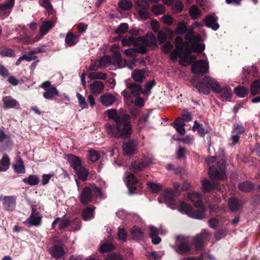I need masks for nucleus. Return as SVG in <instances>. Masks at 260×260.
Listing matches in <instances>:
<instances>
[{"mask_svg": "<svg viewBox=\"0 0 260 260\" xmlns=\"http://www.w3.org/2000/svg\"><path fill=\"white\" fill-rule=\"evenodd\" d=\"M67 158L74 171L82 166V161L79 157L73 154H69L67 155Z\"/></svg>", "mask_w": 260, "mask_h": 260, "instance_id": "obj_19", "label": "nucleus"}, {"mask_svg": "<svg viewBox=\"0 0 260 260\" xmlns=\"http://www.w3.org/2000/svg\"><path fill=\"white\" fill-rule=\"evenodd\" d=\"M203 191L204 192H209L212 190L215 189L217 186V184L214 182L210 181L207 179H204L202 182Z\"/></svg>", "mask_w": 260, "mask_h": 260, "instance_id": "obj_32", "label": "nucleus"}, {"mask_svg": "<svg viewBox=\"0 0 260 260\" xmlns=\"http://www.w3.org/2000/svg\"><path fill=\"white\" fill-rule=\"evenodd\" d=\"M148 187L154 193H158L161 190V186L159 184L155 183L153 182H149Z\"/></svg>", "mask_w": 260, "mask_h": 260, "instance_id": "obj_57", "label": "nucleus"}, {"mask_svg": "<svg viewBox=\"0 0 260 260\" xmlns=\"http://www.w3.org/2000/svg\"><path fill=\"white\" fill-rule=\"evenodd\" d=\"M22 181L25 183L34 186L39 183L40 179L39 177L36 175H30L27 178H24Z\"/></svg>", "mask_w": 260, "mask_h": 260, "instance_id": "obj_39", "label": "nucleus"}, {"mask_svg": "<svg viewBox=\"0 0 260 260\" xmlns=\"http://www.w3.org/2000/svg\"><path fill=\"white\" fill-rule=\"evenodd\" d=\"M15 0H7L5 4H0V11L11 10L14 5Z\"/></svg>", "mask_w": 260, "mask_h": 260, "instance_id": "obj_48", "label": "nucleus"}, {"mask_svg": "<svg viewBox=\"0 0 260 260\" xmlns=\"http://www.w3.org/2000/svg\"><path fill=\"white\" fill-rule=\"evenodd\" d=\"M78 178L82 181H85L87 179L89 175V171L84 167L81 166L75 171Z\"/></svg>", "mask_w": 260, "mask_h": 260, "instance_id": "obj_36", "label": "nucleus"}, {"mask_svg": "<svg viewBox=\"0 0 260 260\" xmlns=\"http://www.w3.org/2000/svg\"><path fill=\"white\" fill-rule=\"evenodd\" d=\"M113 62L119 64L122 62V57L120 53L118 51L115 52L112 55Z\"/></svg>", "mask_w": 260, "mask_h": 260, "instance_id": "obj_63", "label": "nucleus"}, {"mask_svg": "<svg viewBox=\"0 0 260 260\" xmlns=\"http://www.w3.org/2000/svg\"><path fill=\"white\" fill-rule=\"evenodd\" d=\"M119 7L124 11L130 10L133 4L130 0H120L118 3Z\"/></svg>", "mask_w": 260, "mask_h": 260, "instance_id": "obj_42", "label": "nucleus"}, {"mask_svg": "<svg viewBox=\"0 0 260 260\" xmlns=\"http://www.w3.org/2000/svg\"><path fill=\"white\" fill-rule=\"evenodd\" d=\"M216 159V156H212L208 160L209 177L212 180H223L226 178L225 174L226 159L222 157L217 160V165L214 166L212 164L215 162Z\"/></svg>", "mask_w": 260, "mask_h": 260, "instance_id": "obj_5", "label": "nucleus"}, {"mask_svg": "<svg viewBox=\"0 0 260 260\" xmlns=\"http://www.w3.org/2000/svg\"><path fill=\"white\" fill-rule=\"evenodd\" d=\"M129 193L131 194L139 193L142 189V183L132 173H126V180Z\"/></svg>", "mask_w": 260, "mask_h": 260, "instance_id": "obj_9", "label": "nucleus"}, {"mask_svg": "<svg viewBox=\"0 0 260 260\" xmlns=\"http://www.w3.org/2000/svg\"><path fill=\"white\" fill-rule=\"evenodd\" d=\"M182 118L181 119L184 122H189L191 120L192 118V115L190 112L186 110H183L181 113Z\"/></svg>", "mask_w": 260, "mask_h": 260, "instance_id": "obj_53", "label": "nucleus"}, {"mask_svg": "<svg viewBox=\"0 0 260 260\" xmlns=\"http://www.w3.org/2000/svg\"><path fill=\"white\" fill-rule=\"evenodd\" d=\"M184 41L182 37L178 36L175 40V48L171 52L170 58L175 62L180 58L179 63L186 67L188 63L187 55L192 52L200 53L205 49V45L201 43L203 41L200 36L194 34H185Z\"/></svg>", "mask_w": 260, "mask_h": 260, "instance_id": "obj_1", "label": "nucleus"}, {"mask_svg": "<svg viewBox=\"0 0 260 260\" xmlns=\"http://www.w3.org/2000/svg\"><path fill=\"white\" fill-rule=\"evenodd\" d=\"M128 29V25L126 23H123L119 25L115 30V32H127Z\"/></svg>", "mask_w": 260, "mask_h": 260, "instance_id": "obj_61", "label": "nucleus"}, {"mask_svg": "<svg viewBox=\"0 0 260 260\" xmlns=\"http://www.w3.org/2000/svg\"><path fill=\"white\" fill-rule=\"evenodd\" d=\"M106 113L108 118L113 120L105 125L107 134L116 139L129 138L133 133L130 116L126 113H117L114 109L107 110Z\"/></svg>", "mask_w": 260, "mask_h": 260, "instance_id": "obj_2", "label": "nucleus"}, {"mask_svg": "<svg viewBox=\"0 0 260 260\" xmlns=\"http://www.w3.org/2000/svg\"><path fill=\"white\" fill-rule=\"evenodd\" d=\"M55 24V21L48 20L44 21L41 26V32H47L50 28L53 27Z\"/></svg>", "mask_w": 260, "mask_h": 260, "instance_id": "obj_41", "label": "nucleus"}, {"mask_svg": "<svg viewBox=\"0 0 260 260\" xmlns=\"http://www.w3.org/2000/svg\"><path fill=\"white\" fill-rule=\"evenodd\" d=\"M76 96L78 100L79 105L82 108V109L87 108L88 106L85 101V98L78 92L77 93Z\"/></svg>", "mask_w": 260, "mask_h": 260, "instance_id": "obj_52", "label": "nucleus"}, {"mask_svg": "<svg viewBox=\"0 0 260 260\" xmlns=\"http://www.w3.org/2000/svg\"><path fill=\"white\" fill-rule=\"evenodd\" d=\"M89 77L90 79H101L105 80L107 78V75L106 73L103 72H93L91 73Z\"/></svg>", "mask_w": 260, "mask_h": 260, "instance_id": "obj_49", "label": "nucleus"}, {"mask_svg": "<svg viewBox=\"0 0 260 260\" xmlns=\"http://www.w3.org/2000/svg\"><path fill=\"white\" fill-rule=\"evenodd\" d=\"M71 224V220L68 219L60 220L58 224L59 229L60 230L64 229L70 225Z\"/></svg>", "mask_w": 260, "mask_h": 260, "instance_id": "obj_60", "label": "nucleus"}, {"mask_svg": "<svg viewBox=\"0 0 260 260\" xmlns=\"http://www.w3.org/2000/svg\"><path fill=\"white\" fill-rule=\"evenodd\" d=\"M245 131V129L242 124L235 123L233 124L232 133H236L237 135H241Z\"/></svg>", "mask_w": 260, "mask_h": 260, "instance_id": "obj_46", "label": "nucleus"}, {"mask_svg": "<svg viewBox=\"0 0 260 260\" xmlns=\"http://www.w3.org/2000/svg\"><path fill=\"white\" fill-rule=\"evenodd\" d=\"M104 260H123V258L119 253L113 252L109 254Z\"/></svg>", "mask_w": 260, "mask_h": 260, "instance_id": "obj_62", "label": "nucleus"}, {"mask_svg": "<svg viewBox=\"0 0 260 260\" xmlns=\"http://www.w3.org/2000/svg\"><path fill=\"white\" fill-rule=\"evenodd\" d=\"M79 36L77 34H67L65 42L68 46H73L78 42Z\"/></svg>", "mask_w": 260, "mask_h": 260, "instance_id": "obj_38", "label": "nucleus"}, {"mask_svg": "<svg viewBox=\"0 0 260 260\" xmlns=\"http://www.w3.org/2000/svg\"><path fill=\"white\" fill-rule=\"evenodd\" d=\"M249 97L256 95L260 93V81L255 80L250 84Z\"/></svg>", "mask_w": 260, "mask_h": 260, "instance_id": "obj_33", "label": "nucleus"}, {"mask_svg": "<svg viewBox=\"0 0 260 260\" xmlns=\"http://www.w3.org/2000/svg\"><path fill=\"white\" fill-rule=\"evenodd\" d=\"M174 248L177 253L187 255L191 251V244L189 239L185 236H178Z\"/></svg>", "mask_w": 260, "mask_h": 260, "instance_id": "obj_7", "label": "nucleus"}, {"mask_svg": "<svg viewBox=\"0 0 260 260\" xmlns=\"http://www.w3.org/2000/svg\"><path fill=\"white\" fill-rule=\"evenodd\" d=\"M255 183L250 181H244L240 182L237 185L238 189L245 193H250L252 192L255 188Z\"/></svg>", "mask_w": 260, "mask_h": 260, "instance_id": "obj_16", "label": "nucleus"}, {"mask_svg": "<svg viewBox=\"0 0 260 260\" xmlns=\"http://www.w3.org/2000/svg\"><path fill=\"white\" fill-rule=\"evenodd\" d=\"M228 205L230 210L233 212L238 211L242 206L240 200L235 197L229 199Z\"/></svg>", "mask_w": 260, "mask_h": 260, "instance_id": "obj_22", "label": "nucleus"}, {"mask_svg": "<svg viewBox=\"0 0 260 260\" xmlns=\"http://www.w3.org/2000/svg\"><path fill=\"white\" fill-rule=\"evenodd\" d=\"M89 87L93 94H98L103 91L104 85L101 81H94L90 84Z\"/></svg>", "mask_w": 260, "mask_h": 260, "instance_id": "obj_24", "label": "nucleus"}, {"mask_svg": "<svg viewBox=\"0 0 260 260\" xmlns=\"http://www.w3.org/2000/svg\"><path fill=\"white\" fill-rule=\"evenodd\" d=\"M88 153V158L92 162L96 161L101 157V154L98 151L91 149L89 150Z\"/></svg>", "mask_w": 260, "mask_h": 260, "instance_id": "obj_43", "label": "nucleus"}, {"mask_svg": "<svg viewBox=\"0 0 260 260\" xmlns=\"http://www.w3.org/2000/svg\"><path fill=\"white\" fill-rule=\"evenodd\" d=\"M187 149L185 148L181 147L180 146L176 152L177 157L178 159H182L183 158L185 157L187 153Z\"/></svg>", "mask_w": 260, "mask_h": 260, "instance_id": "obj_59", "label": "nucleus"}, {"mask_svg": "<svg viewBox=\"0 0 260 260\" xmlns=\"http://www.w3.org/2000/svg\"><path fill=\"white\" fill-rule=\"evenodd\" d=\"M38 212H36V209L34 207L32 208L31 213L30 216L27 219L25 222V224L27 223L28 226H39L41 223V217L38 216Z\"/></svg>", "mask_w": 260, "mask_h": 260, "instance_id": "obj_14", "label": "nucleus"}, {"mask_svg": "<svg viewBox=\"0 0 260 260\" xmlns=\"http://www.w3.org/2000/svg\"><path fill=\"white\" fill-rule=\"evenodd\" d=\"M0 55L9 57H14L15 56L14 50L7 48L0 49Z\"/></svg>", "mask_w": 260, "mask_h": 260, "instance_id": "obj_50", "label": "nucleus"}, {"mask_svg": "<svg viewBox=\"0 0 260 260\" xmlns=\"http://www.w3.org/2000/svg\"><path fill=\"white\" fill-rule=\"evenodd\" d=\"M173 48V45L170 41L166 42L162 46L161 50L165 54H168L170 52Z\"/></svg>", "mask_w": 260, "mask_h": 260, "instance_id": "obj_56", "label": "nucleus"}, {"mask_svg": "<svg viewBox=\"0 0 260 260\" xmlns=\"http://www.w3.org/2000/svg\"><path fill=\"white\" fill-rule=\"evenodd\" d=\"M205 23L209 27H211L213 30H216L219 27L218 23H216V20L215 17L211 15H208L204 19Z\"/></svg>", "mask_w": 260, "mask_h": 260, "instance_id": "obj_31", "label": "nucleus"}, {"mask_svg": "<svg viewBox=\"0 0 260 260\" xmlns=\"http://www.w3.org/2000/svg\"><path fill=\"white\" fill-rule=\"evenodd\" d=\"M102 192L101 189L95 186L90 187H84L80 194L79 201L81 204L83 206H86L88 203H91L93 198H96L98 197L102 196Z\"/></svg>", "mask_w": 260, "mask_h": 260, "instance_id": "obj_6", "label": "nucleus"}, {"mask_svg": "<svg viewBox=\"0 0 260 260\" xmlns=\"http://www.w3.org/2000/svg\"><path fill=\"white\" fill-rule=\"evenodd\" d=\"M181 211L184 212L190 217L197 219H203L205 217V209H198L194 210L192 206L184 202H181L179 206Z\"/></svg>", "mask_w": 260, "mask_h": 260, "instance_id": "obj_8", "label": "nucleus"}, {"mask_svg": "<svg viewBox=\"0 0 260 260\" xmlns=\"http://www.w3.org/2000/svg\"><path fill=\"white\" fill-rule=\"evenodd\" d=\"M226 235V231L220 230L215 233L214 238L216 241H219L221 238L225 237Z\"/></svg>", "mask_w": 260, "mask_h": 260, "instance_id": "obj_64", "label": "nucleus"}, {"mask_svg": "<svg viewBox=\"0 0 260 260\" xmlns=\"http://www.w3.org/2000/svg\"><path fill=\"white\" fill-rule=\"evenodd\" d=\"M115 249V246L111 243L105 242L103 243L100 247V252L101 253H105Z\"/></svg>", "mask_w": 260, "mask_h": 260, "instance_id": "obj_40", "label": "nucleus"}, {"mask_svg": "<svg viewBox=\"0 0 260 260\" xmlns=\"http://www.w3.org/2000/svg\"><path fill=\"white\" fill-rule=\"evenodd\" d=\"M171 125L176 129L177 132L181 135H184L185 133V129L184 126L185 123L181 119L178 118L174 120V121L171 124Z\"/></svg>", "mask_w": 260, "mask_h": 260, "instance_id": "obj_25", "label": "nucleus"}, {"mask_svg": "<svg viewBox=\"0 0 260 260\" xmlns=\"http://www.w3.org/2000/svg\"><path fill=\"white\" fill-rule=\"evenodd\" d=\"M175 196V192L171 189H166L163 194L165 202L170 207H174L176 205Z\"/></svg>", "mask_w": 260, "mask_h": 260, "instance_id": "obj_18", "label": "nucleus"}, {"mask_svg": "<svg viewBox=\"0 0 260 260\" xmlns=\"http://www.w3.org/2000/svg\"><path fill=\"white\" fill-rule=\"evenodd\" d=\"M192 86L205 94H208L211 88L214 93L219 94V98L222 101L230 100L232 96V90L230 87H221L216 80L208 76L203 78L199 76H195L192 81Z\"/></svg>", "mask_w": 260, "mask_h": 260, "instance_id": "obj_3", "label": "nucleus"}, {"mask_svg": "<svg viewBox=\"0 0 260 260\" xmlns=\"http://www.w3.org/2000/svg\"><path fill=\"white\" fill-rule=\"evenodd\" d=\"M139 83L133 82L127 84L126 87L131 91V93L133 95L137 96L143 92L142 87Z\"/></svg>", "mask_w": 260, "mask_h": 260, "instance_id": "obj_23", "label": "nucleus"}, {"mask_svg": "<svg viewBox=\"0 0 260 260\" xmlns=\"http://www.w3.org/2000/svg\"><path fill=\"white\" fill-rule=\"evenodd\" d=\"M0 165L3 166V168H7V170L9 167L10 165V158L8 155L6 154H4L0 160Z\"/></svg>", "mask_w": 260, "mask_h": 260, "instance_id": "obj_54", "label": "nucleus"}, {"mask_svg": "<svg viewBox=\"0 0 260 260\" xmlns=\"http://www.w3.org/2000/svg\"><path fill=\"white\" fill-rule=\"evenodd\" d=\"M49 253L56 259L60 258L65 254V251L62 246L54 245L49 249Z\"/></svg>", "mask_w": 260, "mask_h": 260, "instance_id": "obj_17", "label": "nucleus"}, {"mask_svg": "<svg viewBox=\"0 0 260 260\" xmlns=\"http://www.w3.org/2000/svg\"><path fill=\"white\" fill-rule=\"evenodd\" d=\"M71 226L72 231H77L80 230L82 225L81 220L78 218H74L73 220H71Z\"/></svg>", "mask_w": 260, "mask_h": 260, "instance_id": "obj_47", "label": "nucleus"}, {"mask_svg": "<svg viewBox=\"0 0 260 260\" xmlns=\"http://www.w3.org/2000/svg\"><path fill=\"white\" fill-rule=\"evenodd\" d=\"M118 240L124 243L127 241V234L124 228H118L117 233Z\"/></svg>", "mask_w": 260, "mask_h": 260, "instance_id": "obj_44", "label": "nucleus"}, {"mask_svg": "<svg viewBox=\"0 0 260 260\" xmlns=\"http://www.w3.org/2000/svg\"><path fill=\"white\" fill-rule=\"evenodd\" d=\"M2 101L4 103V108L5 109L13 108L19 105L18 101L10 96L4 97Z\"/></svg>", "mask_w": 260, "mask_h": 260, "instance_id": "obj_27", "label": "nucleus"}, {"mask_svg": "<svg viewBox=\"0 0 260 260\" xmlns=\"http://www.w3.org/2000/svg\"><path fill=\"white\" fill-rule=\"evenodd\" d=\"M55 95L59 96V92L55 86H51L43 94L45 99L50 100H53Z\"/></svg>", "mask_w": 260, "mask_h": 260, "instance_id": "obj_35", "label": "nucleus"}, {"mask_svg": "<svg viewBox=\"0 0 260 260\" xmlns=\"http://www.w3.org/2000/svg\"><path fill=\"white\" fill-rule=\"evenodd\" d=\"M132 238L135 240H141L144 238V233L141 229L136 226H134L130 231Z\"/></svg>", "mask_w": 260, "mask_h": 260, "instance_id": "obj_29", "label": "nucleus"}, {"mask_svg": "<svg viewBox=\"0 0 260 260\" xmlns=\"http://www.w3.org/2000/svg\"><path fill=\"white\" fill-rule=\"evenodd\" d=\"M234 92L238 97L243 98L248 95L249 89L244 86L239 85L234 88Z\"/></svg>", "mask_w": 260, "mask_h": 260, "instance_id": "obj_30", "label": "nucleus"}, {"mask_svg": "<svg viewBox=\"0 0 260 260\" xmlns=\"http://www.w3.org/2000/svg\"><path fill=\"white\" fill-rule=\"evenodd\" d=\"M122 149L124 155L131 156L136 152L137 145L134 141L124 142L122 144Z\"/></svg>", "mask_w": 260, "mask_h": 260, "instance_id": "obj_15", "label": "nucleus"}, {"mask_svg": "<svg viewBox=\"0 0 260 260\" xmlns=\"http://www.w3.org/2000/svg\"><path fill=\"white\" fill-rule=\"evenodd\" d=\"M121 44L123 46L133 45L136 52L143 54L148 52L147 46L152 49L157 46L156 38L154 34H146L145 37L131 36L128 38H124L121 40Z\"/></svg>", "mask_w": 260, "mask_h": 260, "instance_id": "obj_4", "label": "nucleus"}, {"mask_svg": "<svg viewBox=\"0 0 260 260\" xmlns=\"http://www.w3.org/2000/svg\"><path fill=\"white\" fill-rule=\"evenodd\" d=\"M94 207H87L83 209L82 212V217L85 221H87L94 217Z\"/></svg>", "mask_w": 260, "mask_h": 260, "instance_id": "obj_37", "label": "nucleus"}, {"mask_svg": "<svg viewBox=\"0 0 260 260\" xmlns=\"http://www.w3.org/2000/svg\"><path fill=\"white\" fill-rule=\"evenodd\" d=\"M13 168L15 173L23 174L25 173V169L22 159L20 156L16 158V164L13 165Z\"/></svg>", "mask_w": 260, "mask_h": 260, "instance_id": "obj_26", "label": "nucleus"}, {"mask_svg": "<svg viewBox=\"0 0 260 260\" xmlns=\"http://www.w3.org/2000/svg\"><path fill=\"white\" fill-rule=\"evenodd\" d=\"M100 102L106 107L112 105L115 101L114 95L110 93H105L100 98Z\"/></svg>", "mask_w": 260, "mask_h": 260, "instance_id": "obj_21", "label": "nucleus"}, {"mask_svg": "<svg viewBox=\"0 0 260 260\" xmlns=\"http://www.w3.org/2000/svg\"><path fill=\"white\" fill-rule=\"evenodd\" d=\"M149 4L146 0H139L136 2V9L138 16L141 19L146 20L150 18V14L148 11Z\"/></svg>", "mask_w": 260, "mask_h": 260, "instance_id": "obj_12", "label": "nucleus"}, {"mask_svg": "<svg viewBox=\"0 0 260 260\" xmlns=\"http://www.w3.org/2000/svg\"><path fill=\"white\" fill-rule=\"evenodd\" d=\"M172 9L175 13L181 12L183 9V5L179 0H176L173 5Z\"/></svg>", "mask_w": 260, "mask_h": 260, "instance_id": "obj_55", "label": "nucleus"}, {"mask_svg": "<svg viewBox=\"0 0 260 260\" xmlns=\"http://www.w3.org/2000/svg\"><path fill=\"white\" fill-rule=\"evenodd\" d=\"M152 11L156 15L165 13V7L162 5H155L152 7Z\"/></svg>", "mask_w": 260, "mask_h": 260, "instance_id": "obj_51", "label": "nucleus"}, {"mask_svg": "<svg viewBox=\"0 0 260 260\" xmlns=\"http://www.w3.org/2000/svg\"><path fill=\"white\" fill-rule=\"evenodd\" d=\"M193 241L194 247L197 251H202L204 249V238L201 235L198 234L193 237Z\"/></svg>", "mask_w": 260, "mask_h": 260, "instance_id": "obj_34", "label": "nucleus"}, {"mask_svg": "<svg viewBox=\"0 0 260 260\" xmlns=\"http://www.w3.org/2000/svg\"><path fill=\"white\" fill-rule=\"evenodd\" d=\"M192 130L194 132L197 131L199 136L201 137L204 138L206 134L210 133V128L208 127H205L202 124L196 120L192 126Z\"/></svg>", "mask_w": 260, "mask_h": 260, "instance_id": "obj_20", "label": "nucleus"}, {"mask_svg": "<svg viewBox=\"0 0 260 260\" xmlns=\"http://www.w3.org/2000/svg\"><path fill=\"white\" fill-rule=\"evenodd\" d=\"M209 65L208 62L204 59H200L196 61L191 66V72L196 74L191 80L192 84V81L195 76H199L201 78H203L205 76L202 77L203 74L207 73L209 71Z\"/></svg>", "mask_w": 260, "mask_h": 260, "instance_id": "obj_10", "label": "nucleus"}, {"mask_svg": "<svg viewBox=\"0 0 260 260\" xmlns=\"http://www.w3.org/2000/svg\"><path fill=\"white\" fill-rule=\"evenodd\" d=\"M145 71L144 70L136 69L132 73V78L137 83H142L145 78Z\"/></svg>", "mask_w": 260, "mask_h": 260, "instance_id": "obj_28", "label": "nucleus"}, {"mask_svg": "<svg viewBox=\"0 0 260 260\" xmlns=\"http://www.w3.org/2000/svg\"><path fill=\"white\" fill-rule=\"evenodd\" d=\"M187 31V23L180 22L178 23L176 32H186Z\"/></svg>", "mask_w": 260, "mask_h": 260, "instance_id": "obj_58", "label": "nucleus"}, {"mask_svg": "<svg viewBox=\"0 0 260 260\" xmlns=\"http://www.w3.org/2000/svg\"><path fill=\"white\" fill-rule=\"evenodd\" d=\"M189 13L192 19H195L198 18L201 14V11L197 6H192L189 10Z\"/></svg>", "mask_w": 260, "mask_h": 260, "instance_id": "obj_45", "label": "nucleus"}, {"mask_svg": "<svg viewBox=\"0 0 260 260\" xmlns=\"http://www.w3.org/2000/svg\"><path fill=\"white\" fill-rule=\"evenodd\" d=\"M0 201L2 203L3 209L5 211L12 212L15 210L17 204L16 196H0Z\"/></svg>", "mask_w": 260, "mask_h": 260, "instance_id": "obj_13", "label": "nucleus"}, {"mask_svg": "<svg viewBox=\"0 0 260 260\" xmlns=\"http://www.w3.org/2000/svg\"><path fill=\"white\" fill-rule=\"evenodd\" d=\"M153 163L152 159L150 157L144 156L138 161L135 160L132 162L130 170L135 173L141 172L147 167Z\"/></svg>", "mask_w": 260, "mask_h": 260, "instance_id": "obj_11", "label": "nucleus"}]
</instances>
